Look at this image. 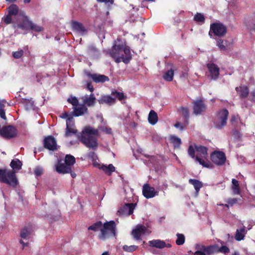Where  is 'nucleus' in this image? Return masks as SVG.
I'll return each instance as SVG.
<instances>
[{"instance_id":"obj_1","label":"nucleus","mask_w":255,"mask_h":255,"mask_svg":"<svg viewBox=\"0 0 255 255\" xmlns=\"http://www.w3.org/2000/svg\"><path fill=\"white\" fill-rule=\"evenodd\" d=\"M101 125L98 127V129L90 126H86L78 135L80 141L87 147L93 150L97 149L98 145V138L100 136L99 130L106 134L112 133V129L107 126L106 122H104L103 118H101Z\"/></svg>"},{"instance_id":"obj_17","label":"nucleus","mask_w":255,"mask_h":255,"mask_svg":"<svg viewBox=\"0 0 255 255\" xmlns=\"http://www.w3.org/2000/svg\"><path fill=\"white\" fill-rule=\"evenodd\" d=\"M73 115L75 117H79L88 113V109L83 104H78L73 108Z\"/></svg>"},{"instance_id":"obj_63","label":"nucleus","mask_w":255,"mask_h":255,"mask_svg":"<svg viewBox=\"0 0 255 255\" xmlns=\"http://www.w3.org/2000/svg\"><path fill=\"white\" fill-rule=\"evenodd\" d=\"M97 1L99 2H104L105 3H108L110 2V0H97Z\"/></svg>"},{"instance_id":"obj_5","label":"nucleus","mask_w":255,"mask_h":255,"mask_svg":"<svg viewBox=\"0 0 255 255\" xmlns=\"http://www.w3.org/2000/svg\"><path fill=\"white\" fill-rule=\"evenodd\" d=\"M195 149L196 151V161L198 162L200 164L204 167H208L209 166V163L208 161L207 148L199 145L195 146Z\"/></svg>"},{"instance_id":"obj_3","label":"nucleus","mask_w":255,"mask_h":255,"mask_svg":"<svg viewBox=\"0 0 255 255\" xmlns=\"http://www.w3.org/2000/svg\"><path fill=\"white\" fill-rule=\"evenodd\" d=\"M111 56L115 59L117 63L123 61L128 63L131 59L130 50L128 47L124 44H117V42L109 52Z\"/></svg>"},{"instance_id":"obj_2","label":"nucleus","mask_w":255,"mask_h":255,"mask_svg":"<svg viewBox=\"0 0 255 255\" xmlns=\"http://www.w3.org/2000/svg\"><path fill=\"white\" fill-rule=\"evenodd\" d=\"M10 165L13 170L0 169V182L15 187L18 184V180L13 170H19L22 162L18 159L15 158L11 161Z\"/></svg>"},{"instance_id":"obj_30","label":"nucleus","mask_w":255,"mask_h":255,"mask_svg":"<svg viewBox=\"0 0 255 255\" xmlns=\"http://www.w3.org/2000/svg\"><path fill=\"white\" fill-rule=\"evenodd\" d=\"M232 189L233 193L236 195H240L241 193V190L239 181L235 179H233L232 180Z\"/></svg>"},{"instance_id":"obj_8","label":"nucleus","mask_w":255,"mask_h":255,"mask_svg":"<svg viewBox=\"0 0 255 255\" xmlns=\"http://www.w3.org/2000/svg\"><path fill=\"white\" fill-rule=\"evenodd\" d=\"M151 232L150 230L144 226L138 225L132 230V235L136 240H139L141 236L145 235H148Z\"/></svg>"},{"instance_id":"obj_4","label":"nucleus","mask_w":255,"mask_h":255,"mask_svg":"<svg viewBox=\"0 0 255 255\" xmlns=\"http://www.w3.org/2000/svg\"><path fill=\"white\" fill-rule=\"evenodd\" d=\"M116 235V224L114 221L105 223L101 229V234L99 239L104 240L111 237Z\"/></svg>"},{"instance_id":"obj_33","label":"nucleus","mask_w":255,"mask_h":255,"mask_svg":"<svg viewBox=\"0 0 255 255\" xmlns=\"http://www.w3.org/2000/svg\"><path fill=\"white\" fill-rule=\"evenodd\" d=\"M226 40L224 41L223 40L220 39L217 41V46L222 51H225L227 49L228 45Z\"/></svg>"},{"instance_id":"obj_53","label":"nucleus","mask_w":255,"mask_h":255,"mask_svg":"<svg viewBox=\"0 0 255 255\" xmlns=\"http://www.w3.org/2000/svg\"><path fill=\"white\" fill-rule=\"evenodd\" d=\"M12 15L10 14H8V15H7L3 19V21L6 23V24H9L10 23L12 22Z\"/></svg>"},{"instance_id":"obj_9","label":"nucleus","mask_w":255,"mask_h":255,"mask_svg":"<svg viewBox=\"0 0 255 255\" xmlns=\"http://www.w3.org/2000/svg\"><path fill=\"white\" fill-rule=\"evenodd\" d=\"M212 161L217 165H222L226 160L225 153L222 151H215L211 155Z\"/></svg>"},{"instance_id":"obj_52","label":"nucleus","mask_w":255,"mask_h":255,"mask_svg":"<svg viewBox=\"0 0 255 255\" xmlns=\"http://www.w3.org/2000/svg\"><path fill=\"white\" fill-rule=\"evenodd\" d=\"M88 52L91 55H96L98 53V51L94 46H90L88 48Z\"/></svg>"},{"instance_id":"obj_20","label":"nucleus","mask_w":255,"mask_h":255,"mask_svg":"<svg viewBox=\"0 0 255 255\" xmlns=\"http://www.w3.org/2000/svg\"><path fill=\"white\" fill-rule=\"evenodd\" d=\"M32 22L30 21L27 16H24L22 22L14 26L15 28H20L22 30H27L31 27Z\"/></svg>"},{"instance_id":"obj_34","label":"nucleus","mask_w":255,"mask_h":255,"mask_svg":"<svg viewBox=\"0 0 255 255\" xmlns=\"http://www.w3.org/2000/svg\"><path fill=\"white\" fill-rule=\"evenodd\" d=\"M65 163L69 165L71 168L72 166L75 163V158L73 156L67 154L65 156Z\"/></svg>"},{"instance_id":"obj_58","label":"nucleus","mask_w":255,"mask_h":255,"mask_svg":"<svg viewBox=\"0 0 255 255\" xmlns=\"http://www.w3.org/2000/svg\"><path fill=\"white\" fill-rule=\"evenodd\" d=\"M87 88L90 91L93 92L94 91V88L91 83H87Z\"/></svg>"},{"instance_id":"obj_12","label":"nucleus","mask_w":255,"mask_h":255,"mask_svg":"<svg viewBox=\"0 0 255 255\" xmlns=\"http://www.w3.org/2000/svg\"><path fill=\"white\" fill-rule=\"evenodd\" d=\"M206 110V106L202 100L195 101L193 103V113L196 115H201Z\"/></svg>"},{"instance_id":"obj_26","label":"nucleus","mask_w":255,"mask_h":255,"mask_svg":"<svg viewBox=\"0 0 255 255\" xmlns=\"http://www.w3.org/2000/svg\"><path fill=\"white\" fill-rule=\"evenodd\" d=\"M148 245L152 247L161 249L165 247L166 243L164 241L157 239L149 241Z\"/></svg>"},{"instance_id":"obj_40","label":"nucleus","mask_w":255,"mask_h":255,"mask_svg":"<svg viewBox=\"0 0 255 255\" xmlns=\"http://www.w3.org/2000/svg\"><path fill=\"white\" fill-rule=\"evenodd\" d=\"M18 11V7L16 4H11L8 8V13L12 15H16Z\"/></svg>"},{"instance_id":"obj_39","label":"nucleus","mask_w":255,"mask_h":255,"mask_svg":"<svg viewBox=\"0 0 255 255\" xmlns=\"http://www.w3.org/2000/svg\"><path fill=\"white\" fill-rule=\"evenodd\" d=\"M170 140L175 148L179 147L181 143V139L175 136H171Z\"/></svg>"},{"instance_id":"obj_59","label":"nucleus","mask_w":255,"mask_h":255,"mask_svg":"<svg viewBox=\"0 0 255 255\" xmlns=\"http://www.w3.org/2000/svg\"><path fill=\"white\" fill-rule=\"evenodd\" d=\"M61 117L63 119H66V120L68 118H72V117H69V115L67 113H63L61 116Z\"/></svg>"},{"instance_id":"obj_11","label":"nucleus","mask_w":255,"mask_h":255,"mask_svg":"<svg viewBox=\"0 0 255 255\" xmlns=\"http://www.w3.org/2000/svg\"><path fill=\"white\" fill-rule=\"evenodd\" d=\"M77 132V129L75 128L74 121L73 118H68L66 120V128L65 133V136L66 137L71 136Z\"/></svg>"},{"instance_id":"obj_21","label":"nucleus","mask_w":255,"mask_h":255,"mask_svg":"<svg viewBox=\"0 0 255 255\" xmlns=\"http://www.w3.org/2000/svg\"><path fill=\"white\" fill-rule=\"evenodd\" d=\"M56 170L59 173L65 174L69 173L71 171V167L69 165H67L65 163H61L58 162L56 165Z\"/></svg>"},{"instance_id":"obj_47","label":"nucleus","mask_w":255,"mask_h":255,"mask_svg":"<svg viewBox=\"0 0 255 255\" xmlns=\"http://www.w3.org/2000/svg\"><path fill=\"white\" fill-rule=\"evenodd\" d=\"M196 149L193 147V146L190 145L189 146L188 150V153L190 156H191L192 158H194L195 159V151Z\"/></svg>"},{"instance_id":"obj_38","label":"nucleus","mask_w":255,"mask_h":255,"mask_svg":"<svg viewBox=\"0 0 255 255\" xmlns=\"http://www.w3.org/2000/svg\"><path fill=\"white\" fill-rule=\"evenodd\" d=\"M177 239L176 240V244L178 245H182L184 244L185 238L183 234L177 233L176 234Z\"/></svg>"},{"instance_id":"obj_16","label":"nucleus","mask_w":255,"mask_h":255,"mask_svg":"<svg viewBox=\"0 0 255 255\" xmlns=\"http://www.w3.org/2000/svg\"><path fill=\"white\" fill-rule=\"evenodd\" d=\"M30 236V231L27 228H24L22 230L20 233L21 239L20 241V243L22 245L23 247L28 245Z\"/></svg>"},{"instance_id":"obj_36","label":"nucleus","mask_w":255,"mask_h":255,"mask_svg":"<svg viewBox=\"0 0 255 255\" xmlns=\"http://www.w3.org/2000/svg\"><path fill=\"white\" fill-rule=\"evenodd\" d=\"M173 75L174 71L171 69L165 73L163 76V78L166 81H171L173 80Z\"/></svg>"},{"instance_id":"obj_64","label":"nucleus","mask_w":255,"mask_h":255,"mask_svg":"<svg viewBox=\"0 0 255 255\" xmlns=\"http://www.w3.org/2000/svg\"><path fill=\"white\" fill-rule=\"evenodd\" d=\"M130 118L129 112H128L127 115L125 118V121H129L128 119Z\"/></svg>"},{"instance_id":"obj_45","label":"nucleus","mask_w":255,"mask_h":255,"mask_svg":"<svg viewBox=\"0 0 255 255\" xmlns=\"http://www.w3.org/2000/svg\"><path fill=\"white\" fill-rule=\"evenodd\" d=\"M179 110L182 113V115L184 116L185 119L187 120L189 118V116L188 108L185 107H181Z\"/></svg>"},{"instance_id":"obj_57","label":"nucleus","mask_w":255,"mask_h":255,"mask_svg":"<svg viewBox=\"0 0 255 255\" xmlns=\"http://www.w3.org/2000/svg\"><path fill=\"white\" fill-rule=\"evenodd\" d=\"M174 127L177 128H179L181 130H182L184 129V127L183 126V125L179 122H177L176 123L175 125H174Z\"/></svg>"},{"instance_id":"obj_51","label":"nucleus","mask_w":255,"mask_h":255,"mask_svg":"<svg viewBox=\"0 0 255 255\" xmlns=\"http://www.w3.org/2000/svg\"><path fill=\"white\" fill-rule=\"evenodd\" d=\"M205 247L206 246L200 244H197L195 246V248L196 251H199L204 253L205 251Z\"/></svg>"},{"instance_id":"obj_32","label":"nucleus","mask_w":255,"mask_h":255,"mask_svg":"<svg viewBox=\"0 0 255 255\" xmlns=\"http://www.w3.org/2000/svg\"><path fill=\"white\" fill-rule=\"evenodd\" d=\"M6 103V101L4 100H0V118L4 120H6V117L5 114V111L4 109V105Z\"/></svg>"},{"instance_id":"obj_50","label":"nucleus","mask_w":255,"mask_h":255,"mask_svg":"<svg viewBox=\"0 0 255 255\" xmlns=\"http://www.w3.org/2000/svg\"><path fill=\"white\" fill-rule=\"evenodd\" d=\"M34 171L36 176H39L43 173V169L40 167H35Z\"/></svg>"},{"instance_id":"obj_62","label":"nucleus","mask_w":255,"mask_h":255,"mask_svg":"<svg viewBox=\"0 0 255 255\" xmlns=\"http://www.w3.org/2000/svg\"><path fill=\"white\" fill-rule=\"evenodd\" d=\"M237 118L238 117L235 115L233 116L232 117L231 120V122H232V123L233 124L234 123L236 122V121L237 119Z\"/></svg>"},{"instance_id":"obj_28","label":"nucleus","mask_w":255,"mask_h":255,"mask_svg":"<svg viewBox=\"0 0 255 255\" xmlns=\"http://www.w3.org/2000/svg\"><path fill=\"white\" fill-rule=\"evenodd\" d=\"M189 183L193 185L196 191V195H198L200 188L203 186L202 183L198 180L193 179H190Z\"/></svg>"},{"instance_id":"obj_43","label":"nucleus","mask_w":255,"mask_h":255,"mask_svg":"<svg viewBox=\"0 0 255 255\" xmlns=\"http://www.w3.org/2000/svg\"><path fill=\"white\" fill-rule=\"evenodd\" d=\"M68 102L69 103L71 104L73 106V107H75L78 104H78V100L75 97H70L68 99Z\"/></svg>"},{"instance_id":"obj_60","label":"nucleus","mask_w":255,"mask_h":255,"mask_svg":"<svg viewBox=\"0 0 255 255\" xmlns=\"http://www.w3.org/2000/svg\"><path fill=\"white\" fill-rule=\"evenodd\" d=\"M194 255H206L204 252H202L201 251H196L194 254Z\"/></svg>"},{"instance_id":"obj_18","label":"nucleus","mask_w":255,"mask_h":255,"mask_svg":"<svg viewBox=\"0 0 255 255\" xmlns=\"http://www.w3.org/2000/svg\"><path fill=\"white\" fill-rule=\"evenodd\" d=\"M83 104L88 107L94 106L95 104L96 98L93 94L90 95H86L81 97Z\"/></svg>"},{"instance_id":"obj_37","label":"nucleus","mask_w":255,"mask_h":255,"mask_svg":"<svg viewBox=\"0 0 255 255\" xmlns=\"http://www.w3.org/2000/svg\"><path fill=\"white\" fill-rule=\"evenodd\" d=\"M217 245L206 246L205 254L209 255L217 251Z\"/></svg>"},{"instance_id":"obj_61","label":"nucleus","mask_w":255,"mask_h":255,"mask_svg":"<svg viewBox=\"0 0 255 255\" xmlns=\"http://www.w3.org/2000/svg\"><path fill=\"white\" fill-rule=\"evenodd\" d=\"M251 95H252V98L251 99V100L252 101H254L255 102V90H254L252 93H251Z\"/></svg>"},{"instance_id":"obj_41","label":"nucleus","mask_w":255,"mask_h":255,"mask_svg":"<svg viewBox=\"0 0 255 255\" xmlns=\"http://www.w3.org/2000/svg\"><path fill=\"white\" fill-rule=\"evenodd\" d=\"M194 19L196 21L204 22L205 20V18L203 14L197 13L195 15L194 17Z\"/></svg>"},{"instance_id":"obj_13","label":"nucleus","mask_w":255,"mask_h":255,"mask_svg":"<svg viewBox=\"0 0 255 255\" xmlns=\"http://www.w3.org/2000/svg\"><path fill=\"white\" fill-rule=\"evenodd\" d=\"M44 147L50 150H55L57 149V143L55 139L52 136H48L44 140Z\"/></svg>"},{"instance_id":"obj_6","label":"nucleus","mask_w":255,"mask_h":255,"mask_svg":"<svg viewBox=\"0 0 255 255\" xmlns=\"http://www.w3.org/2000/svg\"><path fill=\"white\" fill-rule=\"evenodd\" d=\"M229 115L228 111L225 109L220 110L217 114L214 121V125L216 128L221 129L227 124Z\"/></svg>"},{"instance_id":"obj_24","label":"nucleus","mask_w":255,"mask_h":255,"mask_svg":"<svg viewBox=\"0 0 255 255\" xmlns=\"http://www.w3.org/2000/svg\"><path fill=\"white\" fill-rule=\"evenodd\" d=\"M247 232L248 231L246 230L245 226L237 229L235 235V239L238 241L243 240L245 235L247 234Z\"/></svg>"},{"instance_id":"obj_48","label":"nucleus","mask_w":255,"mask_h":255,"mask_svg":"<svg viewBox=\"0 0 255 255\" xmlns=\"http://www.w3.org/2000/svg\"><path fill=\"white\" fill-rule=\"evenodd\" d=\"M112 95L114 96L115 98H117L119 100H122L124 98V94L117 91L113 92Z\"/></svg>"},{"instance_id":"obj_10","label":"nucleus","mask_w":255,"mask_h":255,"mask_svg":"<svg viewBox=\"0 0 255 255\" xmlns=\"http://www.w3.org/2000/svg\"><path fill=\"white\" fill-rule=\"evenodd\" d=\"M143 195L147 199L152 198L158 195L159 191L155 190L154 188L150 186L148 184H145L142 187Z\"/></svg>"},{"instance_id":"obj_27","label":"nucleus","mask_w":255,"mask_h":255,"mask_svg":"<svg viewBox=\"0 0 255 255\" xmlns=\"http://www.w3.org/2000/svg\"><path fill=\"white\" fill-rule=\"evenodd\" d=\"M236 91L238 93L240 97L242 99L247 97L249 95V91L247 86H240L236 88Z\"/></svg>"},{"instance_id":"obj_56","label":"nucleus","mask_w":255,"mask_h":255,"mask_svg":"<svg viewBox=\"0 0 255 255\" xmlns=\"http://www.w3.org/2000/svg\"><path fill=\"white\" fill-rule=\"evenodd\" d=\"M88 157L92 158L93 160H95L97 158V155L94 152L91 151L88 153Z\"/></svg>"},{"instance_id":"obj_19","label":"nucleus","mask_w":255,"mask_h":255,"mask_svg":"<svg viewBox=\"0 0 255 255\" xmlns=\"http://www.w3.org/2000/svg\"><path fill=\"white\" fill-rule=\"evenodd\" d=\"M133 210L134 206L133 204H126L121 207L118 212L122 215H130L133 213Z\"/></svg>"},{"instance_id":"obj_25","label":"nucleus","mask_w":255,"mask_h":255,"mask_svg":"<svg viewBox=\"0 0 255 255\" xmlns=\"http://www.w3.org/2000/svg\"><path fill=\"white\" fill-rule=\"evenodd\" d=\"M94 165L98 167V168L103 170L109 175H110L112 172L115 171V167L112 164H110L108 165H102L101 166L99 164L94 163Z\"/></svg>"},{"instance_id":"obj_7","label":"nucleus","mask_w":255,"mask_h":255,"mask_svg":"<svg viewBox=\"0 0 255 255\" xmlns=\"http://www.w3.org/2000/svg\"><path fill=\"white\" fill-rule=\"evenodd\" d=\"M226 33V27L221 23H214L210 25V29L209 32V35L211 37L212 34L214 35L221 37L225 35Z\"/></svg>"},{"instance_id":"obj_55","label":"nucleus","mask_w":255,"mask_h":255,"mask_svg":"<svg viewBox=\"0 0 255 255\" xmlns=\"http://www.w3.org/2000/svg\"><path fill=\"white\" fill-rule=\"evenodd\" d=\"M237 201V199L236 198H230L228 199L227 203L231 205H233L236 203Z\"/></svg>"},{"instance_id":"obj_42","label":"nucleus","mask_w":255,"mask_h":255,"mask_svg":"<svg viewBox=\"0 0 255 255\" xmlns=\"http://www.w3.org/2000/svg\"><path fill=\"white\" fill-rule=\"evenodd\" d=\"M137 247L136 246H128L127 245L124 246L123 249L125 251L128 252H132L134 251L136 249Z\"/></svg>"},{"instance_id":"obj_22","label":"nucleus","mask_w":255,"mask_h":255,"mask_svg":"<svg viewBox=\"0 0 255 255\" xmlns=\"http://www.w3.org/2000/svg\"><path fill=\"white\" fill-rule=\"evenodd\" d=\"M98 101L100 104H106L111 105L115 104L116 100L115 98H113L110 95H104L101 96Z\"/></svg>"},{"instance_id":"obj_46","label":"nucleus","mask_w":255,"mask_h":255,"mask_svg":"<svg viewBox=\"0 0 255 255\" xmlns=\"http://www.w3.org/2000/svg\"><path fill=\"white\" fill-rule=\"evenodd\" d=\"M217 251L218 252L222 253H227L230 251L229 249L226 246H222L221 247H219L217 245Z\"/></svg>"},{"instance_id":"obj_54","label":"nucleus","mask_w":255,"mask_h":255,"mask_svg":"<svg viewBox=\"0 0 255 255\" xmlns=\"http://www.w3.org/2000/svg\"><path fill=\"white\" fill-rule=\"evenodd\" d=\"M248 28L250 30L255 31V19L253 21V22L249 24L248 25Z\"/></svg>"},{"instance_id":"obj_31","label":"nucleus","mask_w":255,"mask_h":255,"mask_svg":"<svg viewBox=\"0 0 255 255\" xmlns=\"http://www.w3.org/2000/svg\"><path fill=\"white\" fill-rule=\"evenodd\" d=\"M28 46H24L23 49H19L17 51L12 52V56L15 59L21 58L24 54V51L28 50Z\"/></svg>"},{"instance_id":"obj_23","label":"nucleus","mask_w":255,"mask_h":255,"mask_svg":"<svg viewBox=\"0 0 255 255\" xmlns=\"http://www.w3.org/2000/svg\"><path fill=\"white\" fill-rule=\"evenodd\" d=\"M88 76L91 78L92 80L96 83H103L109 80V78H108V77L104 75L89 74Z\"/></svg>"},{"instance_id":"obj_35","label":"nucleus","mask_w":255,"mask_h":255,"mask_svg":"<svg viewBox=\"0 0 255 255\" xmlns=\"http://www.w3.org/2000/svg\"><path fill=\"white\" fill-rule=\"evenodd\" d=\"M102 222L101 221H99L94 223L92 225L89 226L88 229L89 230H92L96 232L98 231L99 230H101V229L102 228Z\"/></svg>"},{"instance_id":"obj_49","label":"nucleus","mask_w":255,"mask_h":255,"mask_svg":"<svg viewBox=\"0 0 255 255\" xmlns=\"http://www.w3.org/2000/svg\"><path fill=\"white\" fill-rule=\"evenodd\" d=\"M30 28L36 32H40L43 30V28L39 25H36L32 23Z\"/></svg>"},{"instance_id":"obj_14","label":"nucleus","mask_w":255,"mask_h":255,"mask_svg":"<svg viewBox=\"0 0 255 255\" xmlns=\"http://www.w3.org/2000/svg\"><path fill=\"white\" fill-rule=\"evenodd\" d=\"M207 67L212 79L216 80L219 75V68L214 63H209Z\"/></svg>"},{"instance_id":"obj_29","label":"nucleus","mask_w":255,"mask_h":255,"mask_svg":"<svg viewBox=\"0 0 255 255\" xmlns=\"http://www.w3.org/2000/svg\"><path fill=\"white\" fill-rule=\"evenodd\" d=\"M148 120L149 123L152 125H154L156 124L158 121L156 113L153 110L150 111L148 115Z\"/></svg>"},{"instance_id":"obj_44","label":"nucleus","mask_w":255,"mask_h":255,"mask_svg":"<svg viewBox=\"0 0 255 255\" xmlns=\"http://www.w3.org/2000/svg\"><path fill=\"white\" fill-rule=\"evenodd\" d=\"M25 107L27 110L32 109L33 107V102L30 100H24Z\"/></svg>"},{"instance_id":"obj_15","label":"nucleus","mask_w":255,"mask_h":255,"mask_svg":"<svg viewBox=\"0 0 255 255\" xmlns=\"http://www.w3.org/2000/svg\"><path fill=\"white\" fill-rule=\"evenodd\" d=\"M72 27L74 31L80 35H84L87 32V30L84 25L77 21L72 22Z\"/></svg>"}]
</instances>
